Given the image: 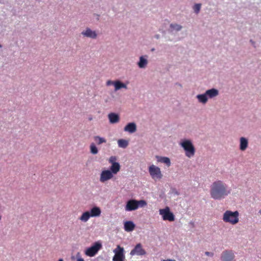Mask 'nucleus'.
<instances>
[{
  "mask_svg": "<svg viewBox=\"0 0 261 261\" xmlns=\"http://www.w3.org/2000/svg\"><path fill=\"white\" fill-rule=\"evenodd\" d=\"M210 193L211 197L214 199H221L230 193V190L223 181L217 180L211 186Z\"/></svg>",
  "mask_w": 261,
  "mask_h": 261,
  "instance_id": "1",
  "label": "nucleus"
},
{
  "mask_svg": "<svg viewBox=\"0 0 261 261\" xmlns=\"http://www.w3.org/2000/svg\"><path fill=\"white\" fill-rule=\"evenodd\" d=\"M239 213L238 211L232 212L226 211L223 214V220L226 223H229L232 225L236 224L239 221Z\"/></svg>",
  "mask_w": 261,
  "mask_h": 261,
  "instance_id": "2",
  "label": "nucleus"
},
{
  "mask_svg": "<svg viewBox=\"0 0 261 261\" xmlns=\"http://www.w3.org/2000/svg\"><path fill=\"white\" fill-rule=\"evenodd\" d=\"M181 146L186 151V155L188 158L193 156L195 152V149L190 140H185L181 144Z\"/></svg>",
  "mask_w": 261,
  "mask_h": 261,
  "instance_id": "3",
  "label": "nucleus"
},
{
  "mask_svg": "<svg viewBox=\"0 0 261 261\" xmlns=\"http://www.w3.org/2000/svg\"><path fill=\"white\" fill-rule=\"evenodd\" d=\"M159 214L162 216L163 220L164 221L167 220L172 222L175 220V216L170 211L168 206H166L163 209H160L159 210Z\"/></svg>",
  "mask_w": 261,
  "mask_h": 261,
  "instance_id": "4",
  "label": "nucleus"
},
{
  "mask_svg": "<svg viewBox=\"0 0 261 261\" xmlns=\"http://www.w3.org/2000/svg\"><path fill=\"white\" fill-rule=\"evenodd\" d=\"M102 248V244L99 241L95 242L90 247L85 251V254L88 256H94Z\"/></svg>",
  "mask_w": 261,
  "mask_h": 261,
  "instance_id": "5",
  "label": "nucleus"
},
{
  "mask_svg": "<svg viewBox=\"0 0 261 261\" xmlns=\"http://www.w3.org/2000/svg\"><path fill=\"white\" fill-rule=\"evenodd\" d=\"M113 252L115 255L113 257V261H124V249L123 247L117 245Z\"/></svg>",
  "mask_w": 261,
  "mask_h": 261,
  "instance_id": "6",
  "label": "nucleus"
},
{
  "mask_svg": "<svg viewBox=\"0 0 261 261\" xmlns=\"http://www.w3.org/2000/svg\"><path fill=\"white\" fill-rule=\"evenodd\" d=\"M148 171L153 179H161L163 176L160 168L154 165L149 167Z\"/></svg>",
  "mask_w": 261,
  "mask_h": 261,
  "instance_id": "7",
  "label": "nucleus"
},
{
  "mask_svg": "<svg viewBox=\"0 0 261 261\" xmlns=\"http://www.w3.org/2000/svg\"><path fill=\"white\" fill-rule=\"evenodd\" d=\"M146 253V251L142 248V246L140 243L137 244L134 248L132 249L130 252L132 256L133 255H144Z\"/></svg>",
  "mask_w": 261,
  "mask_h": 261,
  "instance_id": "8",
  "label": "nucleus"
},
{
  "mask_svg": "<svg viewBox=\"0 0 261 261\" xmlns=\"http://www.w3.org/2000/svg\"><path fill=\"white\" fill-rule=\"evenodd\" d=\"M113 177V173L109 170H105L101 172L100 176V181L105 182V181L111 179Z\"/></svg>",
  "mask_w": 261,
  "mask_h": 261,
  "instance_id": "9",
  "label": "nucleus"
},
{
  "mask_svg": "<svg viewBox=\"0 0 261 261\" xmlns=\"http://www.w3.org/2000/svg\"><path fill=\"white\" fill-rule=\"evenodd\" d=\"M234 257V254L231 250H225L221 254V259L222 261H233Z\"/></svg>",
  "mask_w": 261,
  "mask_h": 261,
  "instance_id": "10",
  "label": "nucleus"
},
{
  "mask_svg": "<svg viewBox=\"0 0 261 261\" xmlns=\"http://www.w3.org/2000/svg\"><path fill=\"white\" fill-rule=\"evenodd\" d=\"M138 208L137 200H129L127 202L125 209L126 211H132Z\"/></svg>",
  "mask_w": 261,
  "mask_h": 261,
  "instance_id": "11",
  "label": "nucleus"
},
{
  "mask_svg": "<svg viewBox=\"0 0 261 261\" xmlns=\"http://www.w3.org/2000/svg\"><path fill=\"white\" fill-rule=\"evenodd\" d=\"M124 130L130 133H133L137 130L136 125L135 123L132 122L128 123L124 127Z\"/></svg>",
  "mask_w": 261,
  "mask_h": 261,
  "instance_id": "12",
  "label": "nucleus"
},
{
  "mask_svg": "<svg viewBox=\"0 0 261 261\" xmlns=\"http://www.w3.org/2000/svg\"><path fill=\"white\" fill-rule=\"evenodd\" d=\"M89 212L91 217H96L100 215L101 211L99 207L94 206L91 209Z\"/></svg>",
  "mask_w": 261,
  "mask_h": 261,
  "instance_id": "13",
  "label": "nucleus"
},
{
  "mask_svg": "<svg viewBox=\"0 0 261 261\" xmlns=\"http://www.w3.org/2000/svg\"><path fill=\"white\" fill-rule=\"evenodd\" d=\"M82 34L85 36L93 39L96 38L97 37L96 32L95 31H92L89 28L87 29L85 31L83 32Z\"/></svg>",
  "mask_w": 261,
  "mask_h": 261,
  "instance_id": "14",
  "label": "nucleus"
},
{
  "mask_svg": "<svg viewBox=\"0 0 261 261\" xmlns=\"http://www.w3.org/2000/svg\"><path fill=\"white\" fill-rule=\"evenodd\" d=\"M108 118L110 122L112 124L117 123L119 121V115L114 113L109 114L108 115Z\"/></svg>",
  "mask_w": 261,
  "mask_h": 261,
  "instance_id": "15",
  "label": "nucleus"
},
{
  "mask_svg": "<svg viewBox=\"0 0 261 261\" xmlns=\"http://www.w3.org/2000/svg\"><path fill=\"white\" fill-rule=\"evenodd\" d=\"M124 227L125 231L129 232L133 231L134 229L135 225L132 221H126L124 223Z\"/></svg>",
  "mask_w": 261,
  "mask_h": 261,
  "instance_id": "16",
  "label": "nucleus"
},
{
  "mask_svg": "<svg viewBox=\"0 0 261 261\" xmlns=\"http://www.w3.org/2000/svg\"><path fill=\"white\" fill-rule=\"evenodd\" d=\"M205 93L207 95V98L208 97L210 98H212L213 97L217 96L218 95L219 92L218 90L213 88L207 90L205 92Z\"/></svg>",
  "mask_w": 261,
  "mask_h": 261,
  "instance_id": "17",
  "label": "nucleus"
},
{
  "mask_svg": "<svg viewBox=\"0 0 261 261\" xmlns=\"http://www.w3.org/2000/svg\"><path fill=\"white\" fill-rule=\"evenodd\" d=\"M120 169V166L118 163H113L110 167V171L113 174H117Z\"/></svg>",
  "mask_w": 261,
  "mask_h": 261,
  "instance_id": "18",
  "label": "nucleus"
},
{
  "mask_svg": "<svg viewBox=\"0 0 261 261\" xmlns=\"http://www.w3.org/2000/svg\"><path fill=\"white\" fill-rule=\"evenodd\" d=\"M248 142L247 139L245 138L241 137L240 138V150L244 151L248 147Z\"/></svg>",
  "mask_w": 261,
  "mask_h": 261,
  "instance_id": "19",
  "label": "nucleus"
},
{
  "mask_svg": "<svg viewBox=\"0 0 261 261\" xmlns=\"http://www.w3.org/2000/svg\"><path fill=\"white\" fill-rule=\"evenodd\" d=\"M115 90L117 91L121 88L127 89V86L119 81H114Z\"/></svg>",
  "mask_w": 261,
  "mask_h": 261,
  "instance_id": "20",
  "label": "nucleus"
},
{
  "mask_svg": "<svg viewBox=\"0 0 261 261\" xmlns=\"http://www.w3.org/2000/svg\"><path fill=\"white\" fill-rule=\"evenodd\" d=\"M158 162L164 163L167 166H170L171 163L169 158L167 157L156 156Z\"/></svg>",
  "mask_w": 261,
  "mask_h": 261,
  "instance_id": "21",
  "label": "nucleus"
},
{
  "mask_svg": "<svg viewBox=\"0 0 261 261\" xmlns=\"http://www.w3.org/2000/svg\"><path fill=\"white\" fill-rule=\"evenodd\" d=\"M91 217L90 212L89 211H86L82 214L81 217L79 218V219L84 222H86Z\"/></svg>",
  "mask_w": 261,
  "mask_h": 261,
  "instance_id": "22",
  "label": "nucleus"
},
{
  "mask_svg": "<svg viewBox=\"0 0 261 261\" xmlns=\"http://www.w3.org/2000/svg\"><path fill=\"white\" fill-rule=\"evenodd\" d=\"M147 64V60L143 57H140V61L138 63V66L141 68H145Z\"/></svg>",
  "mask_w": 261,
  "mask_h": 261,
  "instance_id": "23",
  "label": "nucleus"
},
{
  "mask_svg": "<svg viewBox=\"0 0 261 261\" xmlns=\"http://www.w3.org/2000/svg\"><path fill=\"white\" fill-rule=\"evenodd\" d=\"M197 98L199 102L203 103H205L207 101V97L205 93L203 94L197 95Z\"/></svg>",
  "mask_w": 261,
  "mask_h": 261,
  "instance_id": "24",
  "label": "nucleus"
},
{
  "mask_svg": "<svg viewBox=\"0 0 261 261\" xmlns=\"http://www.w3.org/2000/svg\"><path fill=\"white\" fill-rule=\"evenodd\" d=\"M94 140L98 145L106 142V140L105 138L99 136L94 137Z\"/></svg>",
  "mask_w": 261,
  "mask_h": 261,
  "instance_id": "25",
  "label": "nucleus"
},
{
  "mask_svg": "<svg viewBox=\"0 0 261 261\" xmlns=\"http://www.w3.org/2000/svg\"><path fill=\"white\" fill-rule=\"evenodd\" d=\"M118 146L122 148H126L128 145V142L123 139L119 140L118 141Z\"/></svg>",
  "mask_w": 261,
  "mask_h": 261,
  "instance_id": "26",
  "label": "nucleus"
},
{
  "mask_svg": "<svg viewBox=\"0 0 261 261\" xmlns=\"http://www.w3.org/2000/svg\"><path fill=\"white\" fill-rule=\"evenodd\" d=\"M90 152L91 153L96 154L98 153V149L94 143L90 145Z\"/></svg>",
  "mask_w": 261,
  "mask_h": 261,
  "instance_id": "27",
  "label": "nucleus"
},
{
  "mask_svg": "<svg viewBox=\"0 0 261 261\" xmlns=\"http://www.w3.org/2000/svg\"><path fill=\"white\" fill-rule=\"evenodd\" d=\"M170 28L175 31H179L181 29V26L177 24H171Z\"/></svg>",
  "mask_w": 261,
  "mask_h": 261,
  "instance_id": "28",
  "label": "nucleus"
},
{
  "mask_svg": "<svg viewBox=\"0 0 261 261\" xmlns=\"http://www.w3.org/2000/svg\"><path fill=\"white\" fill-rule=\"evenodd\" d=\"M200 8H201V4H195L193 8L195 12L197 14L198 13L200 10Z\"/></svg>",
  "mask_w": 261,
  "mask_h": 261,
  "instance_id": "29",
  "label": "nucleus"
},
{
  "mask_svg": "<svg viewBox=\"0 0 261 261\" xmlns=\"http://www.w3.org/2000/svg\"><path fill=\"white\" fill-rule=\"evenodd\" d=\"M138 207H144L147 205V202L144 200H141L139 201H137Z\"/></svg>",
  "mask_w": 261,
  "mask_h": 261,
  "instance_id": "30",
  "label": "nucleus"
},
{
  "mask_svg": "<svg viewBox=\"0 0 261 261\" xmlns=\"http://www.w3.org/2000/svg\"><path fill=\"white\" fill-rule=\"evenodd\" d=\"M115 160H116V158L115 156H111L110 159H109V163H111L112 165L113 164V163H116L115 162Z\"/></svg>",
  "mask_w": 261,
  "mask_h": 261,
  "instance_id": "31",
  "label": "nucleus"
},
{
  "mask_svg": "<svg viewBox=\"0 0 261 261\" xmlns=\"http://www.w3.org/2000/svg\"><path fill=\"white\" fill-rule=\"evenodd\" d=\"M111 85H113L114 86V81H112L110 80H109L107 82V85L110 86Z\"/></svg>",
  "mask_w": 261,
  "mask_h": 261,
  "instance_id": "32",
  "label": "nucleus"
},
{
  "mask_svg": "<svg viewBox=\"0 0 261 261\" xmlns=\"http://www.w3.org/2000/svg\"><path fill=\"white\" fill-rule=\"evenodd\" d=\"M205 254L207 255V256H213V253H212V252H205Z\"/></svg>",
  "mask_w": 261,
  "mask_h": 261,
  "instance_id": "33",
  "label": "nucleus"
},
{
  "mask_svg": "<svg viewBox=\"0 0 261 261\" xmlns=\"http://www.w3.org/2000/svg\"><path fill=\"white\" fill-rule=\"evenodd\" d=\"M162 261H176L174 259H166V260H163Z\"/></svg>",
  "mask_w": 261,
  "mask_h": 261,
  "instance_id": "34",
  "label": "nucleus"
},
{
  "mask_svg": "<svg viewBox=\"0 0 261 261\" xmlns=\"http://www.w3.org/2000/svg\"><path fill=\"white\" fill-rule=\"evenodd\" d=\"M76 261H84V260L82 258H77Z\"/></svg>",
  "mask_w": 261,
  "mask_h": 261,
  "instance_id": "35",
  "label": "nucleus"
},
{
  "mask_svg": "<svg viewBox=\"0 0 261 261\" xmlns=\"http://www.w3.org/2000/svg\"><path fill=\"white\" fill-rule=\"evenodd\" d=\"M58 261H64L62 258H60L58 260Z\"/></svg>",
  "mask_w": 261,
  "mask_h": 261,
  "instance_id": "36",
  "label": "nucleus"
},
{
  "mask_svg": "<svg viewBox=\"0 0 261 261\" xmlns=\"http://www.w3.org/2000/svg\"><path fill=\"white\" fill-rule=\"evenodd\" d=\"M2 47V46L0 45V47Z\"/></svg>",
  "mask_w": 261,
  "mask_h": 261,
  "instance_id": "37",
  "label": "nucleus"
}]
</instances>
